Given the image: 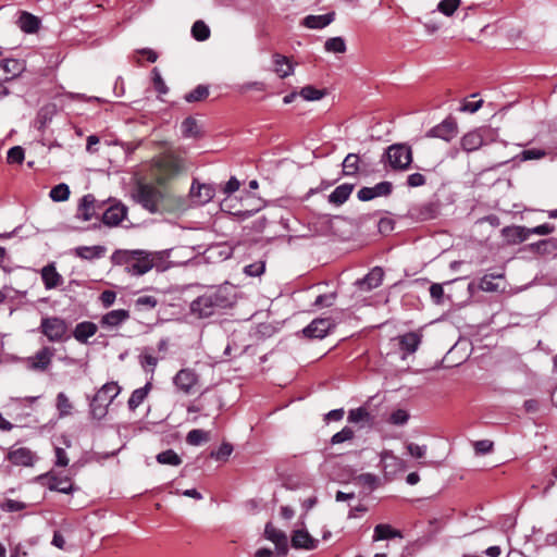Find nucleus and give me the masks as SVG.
Here are the masks:
<instances>
[{
  "mask_svg": "<svg viewBox=\"0 0 557 557\" xmlns=\"http://www.w3.org/2000/svg\"><path fill=\"white\" fill-rule=\"evenodd\" d=\"M55 349L53 347L44 346L34 356L25 359L26 368L35 372H45L49 369Z\"/></svg>",
  "mask_w": 557,
  "mask_h": 557,
  "instance_id": "nucleus-9",
  "label": "nucleus"
},
{
  "mask_svg": "<svg viewBox=\"0 0 557 557\" xmlns=\"http://www.w3.org/2000/svg\"><path fill=\"white\" fill-rule=\"evenodd\" d=\"M190 196L197 205H205L213 198L214 189L207 184L193 183Z\"/></svg>",
  "mask_w": 557,
  "mask_h": 557,
  "instance_id": "nucleus-20",
  "label": "nucleus"
},
{
  "mask_svg": "<svg viewBox=\"0 0 557 557\" xmlns=\"http://www.w3.org/2000/svg\"><path fill=\"white\" fill-rule=\"evenodd\" d=\"M40 273L42 283L47 289L57 288L63 284V277L57 271L54 263L45 265Z\"/></svg>",
  "mask_w": 557,
  "mask_h": 557,
  "instance_id": "nucleus-18",
  "label": "nucleus"
},
{
  "mask_svg": "<svg viewBox=\"0 0 557 557\" xmlns=\"http://www.w3.org/2000/svg\"><path fill=\"white\" fill-rule=\"evenodd\" d=\"M121 393V386L116 382L103 384L89 401V413L92 419L102 420L109 406Z\"/></svg>",
  "mask_w": 557,
  "mask_h": 557,
  "instance_id": "nucleus-3",
  "label": "nucleus"
},
{
  "mask_svg": "<svg viewBox=\"0 0 557 557\" xmlns=\"http://www.w3.org/2000/svg\"><path fill=\"white\" fill-rule=\"evenodd\" d=\"M25 70V65L17 59H5L0 63V82L14 79Z\"/></svg>",
  "mask_w": 557,
  "mask_h": 557,
  "instance_id": "nucleus-11",
  "label": "nucleus"
},
{
  "mask_svg": "<svg viewBox=\"0 0 557 557\" xmlns=\"http://www.w3.org/2000/svg\"><path fill=\"white\" fill-rule=\"evenodd\" d=\"M128 318H129V312L127 310H124V309L111 310L101 318L100 324L102 327H106V329H114V327L120 326L122 323H124Z\"/></svg>",
  "mask_w": 557,
  "mask_h": 557,
  "instance_id": "nucleus-19",
  "label": "nucleus"
},
{
  "mask_svg": "<svg viewBox=\"0 0 557 557\" xmlns=\"http://www.w3.org/2000/svg\"><path fill=\"white\" fill-rule=\"evenodd\" d=\"M225 302L219 292H209L190 304V311L198 318H207L213 314L215 308L224 307Z\"/></svg>",
  "mask_w": 557,
  "mask_h": 557,
  "instance_id": "nucleus-4",
  "label": "nucleus"
},
{
  "mask_svg": "<svg viewBox=\"0 0 557 557\" xmlns=\"http://www.w3.org/2000/svg\"><path fill=\"white\" fill-rule=\"evenodd\" d=\"M97 330H98V327L95 323L89 322V321H84V322L78 323L75 326L73 335L76 341H78L81 343H85V342H87V339L89 337H91L96 334Z\"/></svg>",
  "mask_w": 557,
  "mask_h": 557,
  "instance_id": "nucleus-27",
  "label": "nucleus"
},
{
  "mask_svg": "<svg viewBox=\"0 0 557 557\" xmlns=\"http://www.w3.org/2000/svg\"><path fill=\"white\" fill-rule=\"evenodd\" d=\"M116 299V294L113 290H104L100 295V301L104 308L111 307Z\"/></svg>",
  "mask_w": 557,
  "mask_h": 557,
  "instance_id": "nucleus-62",
  "label": "nucleus"
},
{
  "mask_svg": "<svg viewBox=\"0 0 557 557\" xmlns=\"http://www.w3.org/2000/svg\"><path fill=\"white\" fill-rule=\"evenodd\" d=\"M430 295H431V298L433 299V301L435 304H437V305L442 304L443 302V297H444L443 285L438 284V283H433L430 286Z\"/></svg>",
  "mask_w": 557,
  "mask_h": 557,
  "instance_id": "nucleus-57",
  "label": "nucleus"
},
{
  "mask_svg": "<svg viewBox=\"0 0 557 557\" xmlns=\"http://www.w3.org/2000/svg\"><path fill=\"white\" fill-rule=\"evenodd\" d=\"M151 384L147 383L144 387L135 389L127 401L128 408L131 410L138 408L148 396Z\"/></svg>",
  "mask_w": 557,
  "mask_h": 557,
  "instance_id": "nucleus-33",
  "label": "nucleus"
},
{
  "mask_svg": "<svg viewBox=\"0 0 557 557\" xmlns=\"http://www.w3.org/2000/svg\"><path fill=\"white\" fill-rule=\"evenodd\" d=\"M106 247L101 245L96 246H79L74 249L76 257L85 260L99 259L104 256Z\"/></svg>",
  "mask_w": 557,
  "mask_h": 557,
  "instance_id": "nucleus-24",
  "label": "nucleus"
},
{
  "mask_svg": "<svg viewBox=\"0 0 557 557\" xmlns=\"http://www.w3.org/2000/svg\"><path fill=\"white\" fill-rule=\"evenodd\" d=\"M69 197H70V188L64 183L58 184L50 190V198L53 201H57V202L65 201L69 199Z\"/></svg>",
  "mask_w": 557,
  "mask_h": 557,
  "instance_id": "nucleus-42",
  "label": "nucleus"
},
{
  "mask_svg": "<svg viewBox=\"0 0 557 557\" xmlns=\"http://www.w3.org/2000/svg\"><path fill=\"white\" fill-rule=\"evenodd\" d=\"M494 276L485 275L480 281V288L484 292H495L498 285L493 282Z\"/></svg>",
  "mask_w": 557,
  "mask_h": 557,
  "instance_id": "nucleus-61",
  "label": "nucleus"
},
{
  "mask_svg": "<svg viewBox=\"0 0 557 557\" xmlns=\"http://www.w3.org/2000/svg\"><path fill=\"white\" fill-rule=\"evenodd\" d=\"M318 541L314 540L307 531L296 530L292 536V546L294 548L313 549Z\"/></svg>",
  "mask_w": 557,
  "mask_h": 557,
  "instance_id": "nucleus-22",
  "label": "nucleus"
},
{
  "mask_svg": "<svg viewBox=\"0 0 557 557\" xmlns=\"http://www.w3.org/2000/svg\"><path fill=\"white\" fill-rule=\"evenodd\" d=\"M370 413L363 407L351 409L348 413V421L352 423L370 422Z\"/></svg>",
  "mask_w": 557,
  "mask_h": 557,
  "instance_id": "nucleus-45",
  "label": "nucleus"
},
{
  "mask_svg": "<svg viewBox=\"0 0 557 557\" xmlns=\"http://www.w3.org/2000/svg\"><path fill=\"white\" fill-rule=\"evenodd\" d=\"M152 82H153V87L154 89L160 94V95H165L168 92V86L165 85L159 70L157 67H154L152 70Z\"/></svg>",
  "mask_w": 557,
  "mask_h": 557,
  "instance_id": "nucleus-52",
  "label": "nucleus"
},
{
  "mask_svg": "<svg viewBox=\"0 0 557 557\" xmlns=\"http://www.w3.org/2000/svg\"><path fill=\"white\" fill-rule=\"evenodd\" d=\"M546 151L543 149L532 148L525 149L520 153V159L523 161L540 160L546 156Z\"/></svg>",
  "mask_w": 557,
  "mask_h": 557,
  "instance_id": "nucleus-50",
  "label": "nucleus"
},
{
  "mask_svg": "<svg viewBox=\"0 0 557 557\" xmlns=\"http://www.w3.org/2000/svg\"><path fill=\"white\" fill-rule=\"evenodd\" d=\"M381 462L386 475H395L406 469L405 461L389 450H385L381 454Z\"/></svg>",
  "mask_w": 557,
  "mask_h": 557,
  "instance_id": "nucleus-13",
  "label": "nucleus"
},
{
  "mask_svg": "<svg viewBox=\"0 0 557 557\" xmlns=\"http://www.w3.org/2000/svg\"><path fill=\"white\" fill-rule=\"evenodd\" d=\"M98 205L95 197L90 194L85 195L77 209V218L83 221H90L98 212Z\"/></svg>",
  "mask_w": 557,
  "mask_h": 557,
  "instance_id": "nucleus-16",
  "label": "nucleus"
},
{
  "mask_svg": "<svg viewBox=\"0 0 557 557\" xmlns=\"http://www.w3.org/2000/svg\"><path fill=\"white\" fill-rule=\"evenodd\" d=\"M407 183L410 187H419L425 184V177L420 173H412L408 176Z\"/></svg>",
  "mask_w": 557,
  "mask_h": 557,
  "instance_id": "nucleus-64",
  "label": "nucleus"
},
{
  "mask_svg": "<svg viewBox=\"0 0 557 557\" xmlns=\"http://www.w3.org/2000/svg\"><path fill=\"white\" fill-rule=\"evenodd\" d=\"M359 157L355 153H348L343 161V171L345 175H355L358 170Z\"/></svg>",
  "mask_w": 557,
  "mask_h": 557,
  "instance_id": "nucleus-41",
  "label": "nucleus"
},
{
  "mask_svg": "<svg viewBox=\"0 0 557 557\" xmlns=\"http://www.w3.org/2000/svg\"><path fill=\"white\" fill-rule=\"evenodd\" d=\"M157 461L170 466H180L182 463L181 457L172 449L159 453L157 455Z\"/></svg>",
  "mask_w": 557,
  "mask_h": 557,
  "instance_id": "nucleus-37",
  "label": "nucleus"
},
{
  "mask_svg": "<svg viewBox=\"0 0 557 557\" xmlns=\"http://www.w3.org/2000/svg\"><path fill=\"white\" fill-rule=\"evenodd\" d=\"M461 0H441L437 4V11L443 15L450 17L458 10Z\"/></svg>",
  "mask_w": 557,
  "mask_h": 557,
  "instance_id": "nucleus-38",
  "label": "nucleus"
},
{
  "mask_svg": "<svg viewBox=\"0 0 557 557\" xmlns=\"http://www.w3.org/2000/svg\"><path fill=\"white\" fill-rule=\"evenodd\" d=\"M334 12H330L322 15H308L304 18L302 24L308 28L320 29L330 25L334 21Z\"/></svg>",
  "mask_w": 557,
  "mask_h": 557,
  "instance_id": "nucleus-25",
  "label": "nucleus"
},
{
  "mask_svg": "<svg viewBox=\"0 0 557 557\" xmlns=\"http://www.w3.org/2000/svg\"><path fill=\"white\" fill-rule=\"evenodd\" d=\"M532 250L539 253H548L554 249V243L552 239H543L530 246Z\"/></svg>",
  "mask_w": 557,
  "mask_h": 557,
  "instance_id": "nucleus-54",
  "label": "nucleus"
},
{
  "mask_svg": "<svg viewBox=\"0 0 557 557\" xmlns=\"http://www.w3.org/2000/svg\"><path fill=\"white\" fill-rule=\"evenodd\" d=\"M374 198L381 196H387L392 191V183L389 182H381L372 187Z\"/></svg>",
  "mask_w": 557,
  "mask_h": 557,
  "instance_id": "nucleus-58",
  "label": "nucleus"
},
{
  "mask_svg": "<svg viewBox=\"0 0 557 557\" xmlns=\"http://www.w3.org/2000/svg\"><path fill=\"white\" fill-rule=\"evenodd\" d=\"M127 215V208L122 203L111 205L102 213V222L110 226H117Z\"/></svg>",
  "mask_w": 557,
  "mask_h": 557,
  "instance_id": "nucleus-12",
  "label": "nucleus"
},
{
  "mask_svg": "<svg viewBox=\"0 0 557 557\" xmlns=\"http://www.w3.org/2000/svg\"><path fill=\"white\" fill-rule=\"evenodd\" d=\"M55 406H57L60 417H66L72 413L73 405L70 401L69 397L63 392H61L57 395Z\"/></svg>",
  "mask_w": 557,
  "mask_h": 557,
  "instance_id": "nucleus-36",
  "label": "nucleus"
},
{
  "mask_svg": "<svg viewBox=\"0 0 557 557\" xmlns=\"http://www.w3.org/2000/svg\"><path fill=\"white\" fill-rule=\"evenodd\" d=\"M176 389L185 395L196 393L199 385V375L190 368L181 369L173 377Z\"/></svg>",
  "mask_w": 557,
  "mask_h": 557,
  "instance_id": "nucleus-8",
  "label": "nucleus"
},
{
  "mask_svg": "<svg viewBox=\"0 0 557 557\" xmlns=\"http://www.w3.org/2000/svg\"><path fill=\"white\" fill-rule=\"evenodd\" d=\"M50 491L69 494L73 491L72 482L69 478L51 476L48 482Z\"/></svg>",
  "mask_w": 557,
  "mask_h": 557,
  "instance_id": "nucleus-32",
  "label": "nucleus"
},
{
  "mask_svg": "<svg viewBox=\"0 0 557 557\" xmlns=\"http://www.w3.org/2000/svg\"><path fill=\"white\" fill-rule=\"evenodd\" d=\"M324 48L327 52L344 53L346 44L342 37H333L325 41Z\"/></svg>",
  "mask_w": 557,
  "mask_h": 557,
  "instance_id": "nucleus-44",
  "label": "nucleus"
},
{
  "mask_svg": "<svg viewBox=\"0 0 557 557\" xmlns=\"http://www.w3.org/2000/svg\"><path fill=\"white\" fill-rule=\"evenodd\" d=\"M384 271L380 267L373 268L363 278L358 280L356 285L360 290L369 292L379 287L383 281Z\"/></svg>",
  "mask_w": 557,
  "mask_h": 557,
  "instance_id": "nucleus-15",
  "label": "nucleus"
},
{
  "mask_svg": "<svg viewBox=\"0 0 557 557\" xmlns=\"http://www.w3.org/2000/svg\"><path fill=\"white\" fill-rule=\"evenodd\" d=\"M354 186L350 184H343L337 186L329 196V201L334 205H343L350 196Z\"/></svg>",
  "mask_w": 557,
  "mask_h": 557,
  "instance_id": "nucleus-30",
  "label": "nucleus"
},
{
  "mask_svg": "<svg viewBox=\"0 0 557 557\" xmlns=\"http://www.w3.org/2000/svg\"><path fill=\"white\" fill-rule=\"evenodd\" d=\"M209 90L206 86L199 85L185 96L187 102H195L208 97Z\"/></svg>",
  "mask_w": 557,
  "mask_h": 557,
  "instance_id": "nucleus-48",
  "label": "nucleus"
},
{
  "mask_svg": "<svg viewBox=\"0 0 557 557\" xmlns=\"http://www.w3.org/2000/svg\"><path fill=\"white\" fill-rule=\"evenodd\" d=\"M457 135V123L451 119L444 120L429 132V136L449 141Z\"/></svg>",
  "mask_w": 557,
  "mask_h": 557,
  "instance_id": "nucleus-14",
  "label": "nucleus"
},
{
  "mask_svg": "<svg viewBox=\"0 0 557 557\" xmlns=\"http://www.w3.org/2000/svg\"><path fill=\"white\" fill-rule=\"evenodd\" d=\"M503 233L506 237L512 238L515 242L522 243L525 242L532 233V228H528L524 226H513V227H505Z\"/></svg>",
  "mask_w": 557,
  "mask_h": 557,
  "instance_id": "nucleus-31",
  "label": "nucleus"
},
{
  "mask_svg": "<svg viewBox=\"0 0 557 557\" xmlns=\"http://www.w3.org/2000/svg\"><path fill=\"white\" fill-rule=\"evenodd\" d=\"M406 447H407V450H408L409 455L412 458H416V459H423L425 457V455H426V451H428L426 445H419V444H416V443H408Z\"/></svg>",
  "mask_w": 557,
  "mask_h": 557,
  "instance_id": "nucleus-49",
  "label": "nucleus"
},
{
  "mask_svg": "<svg viewBox=\"0 0 557 557\" xmlns=\"http://www.w3.org/2000/svg\"><path fill=\"white\" fill-rule=\"evenodd\" d=\"M233 451V446L228 443H223L216 450L211 453V457L215 460H226Z\"/></svg>",
  "mask_w": 557,
  "mask_h": 557,
  "instance_id": "nucleus-51",
  "label": "nucleus"
},
{
  "mask_svg": "<svg viewBox=\"0 0 557 557\" xmlns=\"http://www.w3.org/2000/svg\"><path fill=\"white\" fill-rule=\"evenodd\" d=\"M265 263L263 261H259L256 263L248 264L244 268V272L249 276H259L264 272Z\"/></svg>",
  "mask_w": 557,
  "mask_h": 557,
  "instance_id": "nucleus-56",
  "label": "nucleus"
},
{
  "mask_svg": "<svg viewBox=\"0 0 557 557\" xmlns=\"http://www.w3.org/2000/svg\"><path fill=\"white\" fill-rule=\"evenodd\" d=\"M395 537H401V533H400V531L392 528V525L384 524V523L375 525L374 534H373L374 542L395 539Z\"/></svg>",
  "mask_w": 557,
  "mask_h": 557,
  "instance_id": "nucleus-29",
  "label": "nucleus"
},
{
  "mask_svg": "<svg viewBox=\"0 0 557 557\" xmlns=\"http://www.w3.org/2000/svg\"><path fill=\"white\" fill-rule=\"evenodd\" d=\"M325 91L318 89L311 85L305 86L300 89L299 96L307 101H317L324 97Z\"/></svg>",
  "mask_w": 557,
  "mask_h": 557,
  "instance_id": "nucleus-40",
  "label": "nucleus"
},
{
  "mask_svg": "<svg viewBox=\"0 0 557 557\" xmlns=\"http://www.w3.org/2000/svg\"><path fill=\"white\" fill-rule=\"evenodd\" d=\"M273 62L274 71L280 77L285 78L294 73V66L288 58L275 53L273 54Z\"/></svg>",
  "mask_w": 557,
  "mask_h": 557,
  "instance_id": "nucleus-28",
  "label": "nucleus"
},
{
  "mask_svg": "<svg viewBox=\"0 0 557 557\" xmlns=\"http://www.w3.org/2000/svg\"><path fill=\"white\" fill-rule=\"evenodd\" d=\"M493 140V131L487 127H480L465 134L461 137L460 145L463 151L473 152Z\"/></svg>",
  "mask_w": 557,
  "mask_h": 557,
  "instance_id": "nucleus-6",
  "label": "nucleus"
},
{
  "mask_svg": "<svg viewBox=\"0 0 557 557\" xmlns=\"http://www.w3.org/2000/svg\"><path fill=\"white\" fill-rule=\"evenodd\" d=\"M422 335L418 332H408L398 337L400 349L413 354L421 344Z\"/></svg>",
  "mask_w": 557,
  "mask_h": 557,
  "instance_id": "nucleus-23",
  "label": "nucleus"
},
{
  "mask_svg": "<svg viewBox=\"0 0 557 557\" xmlns=\"http://www.w3.org/2000/svg\"><path fill=\"white\" fill-rule=\"evenodd\" d=\"M181 131L183 136L186 138H196L199 136V127L197 121L191 116L186 117L182 122Z\"/></svg>",
  "mask_w": 557,
  "mask_h": 557,
  "instance_id": "nucleus-34",
  "label": "nucleus"
},
{
  "mask_svg": "<svg viewBox=\"0 0 557 557\" xmlns=\"http://www.w3.org/2000/svg\"><path fill=\"white\" fill-rule=\"evenodd\" d=\"M408 419L409 414L407 413V411L398 409L391 414L389 421L393 424L401 425L405 424L408 421Z\"/></svg>",
  "mask_w": 557,
  "mask_h": 557,
  "instance_id": "nucleus-59",
  "label": "nucleus"
},
{
  "mask_svg": "<svg viewBox=\"0 0 557 557\" xmlns=\"http://www.w3.org/2000/svg\"><path fill=\"white\" fill-rule=\"evenodd\" d=\"M335 326V323L330 318L314 319L308 326L302 330V333L308 338H323Z\"/></svg>",
  "mask_w": 557,
  "mask_h": 557,
  "instance_id": "nucleus-10",
  "label": "nucleus"
},
{
  "mask_svg": "<svg viewBox=\"0 0 557 557\" xmlns=\"http://www.w3.org/2000/svg\"><path fill=\"white\" fill-rule=\"evenodd\" d=\"M17 25L23 32L27 34H33L38 30L40 21L37 16L26 11H23L21 12L20 17L17 20Z\"/></svg>",
  "mask_w": 557,
  "mask_h": 557,
  "instance_id": "nucleus-26",
  "label": "nucleus"
},
{
  "mask_svg": "<svg viewBox=\"0 0 557 557\" xmlns=\"http://www.w3.org/2000/svg\"><path fill=\"white\" fill-rule=\"evenodd\" d=\"M208 441L209 433L200 429H194L189 431L186 436V442L193 446H198Z\"/></svg>",
  "mask_w": 557,
  "mask_h": 557,
  "instance_id": "nucleus-39",
  "label": "nucleus"
},
{
  "mask_svg": "<svg viewBox=\"0 0 557 557\" xmlns=\"http://www.w3.org/2000/svg\"><path fill=\"white\" fill-rule=\"evenodd\" d=\"M158 305V299L153 296L144 295L135 300V307L138 310H151Z\"/></svg>",
  "mask_w": 557,
  "mask_h": 557,
  "instance_id": "nucleus-46",
  "label": "nucleus"
},
{
  "mask_svg": "<svg viewBox=\"0 0 557 557\" xmlns=\"http://www.w3.org/2000/svg\"><path fill=\"white\" fill-rule=\"evenodd\" d=\"M264 535L275 544L278 550H282L284 554L287 552V536L283 531L268 523L264 529Z\"/></svg>",
  "mask_w": 557,
  "mask_h": 557,
  "instance_id": "nucleus-21",
  "label": "nucleus"
},
{
  "mask_svg": "<svg viewBox=\"0 0 557 557\" xmlns=\"http://www.w3.org/2000/svg\"><path fill=\"white\" fill-rule=\"evenodd\" d=\"M191 35L198 41H205L210 37V28L203 21H196L191 26Z\"/></svg>",
  "mask_w": 557,
  "mask_h": 557,
  "instance_id": "nucleus-35",
  "label": "nucleus"
},
{
  "mask_svg": "<svg viewBox=\"0 0 557 557\" xmlns=\"http://www.w3.org/2000/svg\"><path fill=\"white\" fill-rule=\"evenodd\" d=\"M352 437H354V431L350 428L345 426L344 429H342L339 432L335 433L332 436L331 442H332V444H341V443L351 440Z\"/></svg>",
  "mask_w": 557,
  "mask_h": 557,
  "instance_id": "nucleus-53",
  "label": "nucleus"
},
{
  "mask_svg": "<svg viewBox=\"0 0 557 557\" xmlns=\"http://www.w3.org/2000/svg\"><path fill=\"white\" fill-rule=\"evenodd\" d=\"M8 459L15 466H33L35 455L26 447L12 448L8 454Z\"/></svg>",
  "mask_w": 557,
  "mask_h": 557,
  "instance_id": "nucleus-17",
  "label": "nucleus"
},
{
  "mask_svg": "<svg viewBox=\"0 0 557 557\" xmlns=\"http://www.w3.org/2000/svg\"><path fill=\"white\" fill-rule=\"evenodd\" d=\"M162 260V252L147 251L143 249H117L111 256L114 265L124 267L126 273L132 276H141L157 267Z\"/></svg>",
  "mask_w": 557,
  "mask_h": 557,
  "instance_id": "nucleus-1",
  "label": "nucleus"
},
{
  "mask_svg": "<svg viewBox=\"0 0 557 557\" xmlns=\"http://www.w3.org/2000/svg\"><path fill=\"white\" fill-rule=\"evenodd\" d=\"M133 197L137 203L150 213H161L166 209L165 189L153 184H138Z\"/></svg>",
  "mask_w": 557,
  "mask_h": 557,
  "instance_id": "nucleus-2",
  "label": "nucleus"
},
{
  "mask_svg": "<svg viewBox=\"0 0 557 557\" xmlns=\"http://www.w3.org/2000/svg\"><path fill=\"white\" fill-rule=\"evenodd\" d=\"M483 100L478 101H466L461 108L460 111L462 112H469V113H475L482 108Z\"/></svg>",
  "mask_w": 557,
  "mask_h": 557,
  "instance_id": "nucleus-63",
  "label": "nucleus"
},
{
  "mask_svg": "<svg viewBox=\"0 0 557 557\" xmlns=\"http://www.w3.org/2000/svg\"><path fill=\"white\" fill-rule=\"evenodd\" d=\"M386 157L394 170H407L412 162L411 148L404 144H395L387 148Z\"/></svg>",
  "mask_w": 557,
  "mask_h": 557,
  "instance_id": "nucleus-7",
  "label": "nucleus"
},
{
  "mask_svg": "<svg viewBox=\"0 0 557 557\" xmlns=\"http://www.w3.org/2000/svg\"><path fill=\"white\" fill-rule=\"evenodd\" d=\"M7 160L10 164H21L24 161V149L21 146L10 148Z\"/></svg>",
  "mask_w": 557,
  "mask_h": 557,
  "instance_id": "nucleus-47",
  "label": "nucleus"
},
{
  "mask_svg": "<svg viewBox=\"0 0 557 557\" xmlns=\"http://www.w3.org/2000/svg\"><path fill=\"white\" fill-rule=\"evenodd\" d=\"M0 507L3 511L14 512V511L23 510L26 507V505L20 500L7 499L5 502H3L1 504Z\"/></svg>",
  "mask_w": 557,
  "mask_h": 557,
  "instance_id": "nucleus-55",
  "label": "nucleus"
},
{
  "mask_svg": "<svg viewBox=\"0 0 557 557\" xmlns=\"http://www.w3.org/2000/svg\"><path fill=\"white\" fill-rule=\"evenodd\" d=\"M40 331L49 342L62 343L70 338L67 323L58 317L42 318Z\"/></svg>",
  "mask_w": 557,
  "mask_h": 557,
  "instance_id": "nucleus-5",
  "label": "nucleus"
},
{
  "mask_svg": "<svg viewBox=\"0 0 557 557\" xmlns=\"http://www.w3.org/2000/svg\"><path fill=\"white\" fill-rule=\"evenodd\" d=\"M162 166L165 168L168 175H174L182 171V161L173 156H168L162 160Z\"/></svg>",
  "mask_w": 557,
  "mask_h": 557,
  "instance_id": "nucleus-43",
  "label": "nucleus"
},
{
  "mask_svg": "<svg viewBox=\"0 0 557 557\" xmlns=\"http://www.w3.org/2000/svg\"><path fill=\"white\" fill-rule=\"evenodd\" d=\"M493 449V442L488 440H481L474 443V450L478 455L491 453Z\"/></svg>",
  "mask_w": 557,
  "mask_h": 557,
  "instance_id": "nucleus-60",
  "label": "nucleus"
}]
</instances>
